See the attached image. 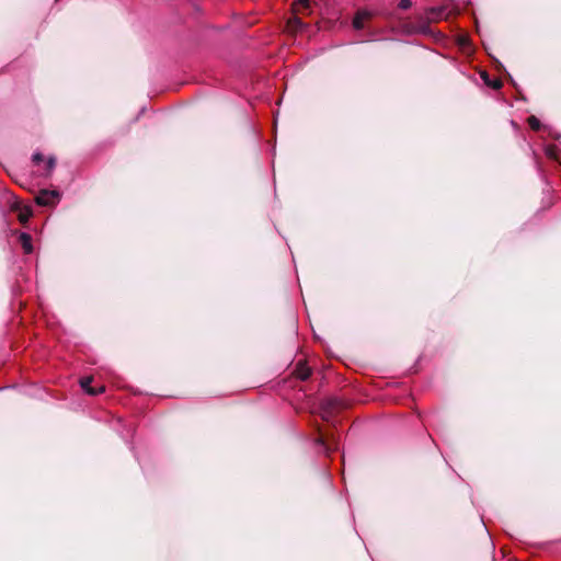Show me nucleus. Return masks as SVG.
<instances>
[{
  "label": "nucleus",
  "instance_id": "f257e3e1",
  "mask_svg": "<svg viewBox=\"0 0 561 561\" xmlns=\"http://www.w3.org/2000/svg\"><path fill=\"white\" fill-rule=\"evenodd\" d=\"M59 192L43 190L36 196V203L41 206H53L59 202Z\"/></svg>",
  "mask_w": 561,
  "mask_h": 561
},
{
  "label": "nucleus",
  "instance_id": "ddd939ff",
  "mask_svg": "<svg viewBox=\"0 0 561 561\" xmlns=\"http://www.w3.org/2000/svg\"><path fill=\"white\" fill-rule=\"evenodd\" d=\"M317 443H318L319 445H321V446L325 449V451H328V447L325 446V443H324L323 437H319V438L317 439Z\"/></svg>",
  "mask_w": 561,
  "mask_h": 561
},
{
  "label": "nucleus",
  "instance_id": "9b49d317",
  "mask_svg": "<svg viewBox=\"0 0 561 561\" xmlns=\"http://www.w3.org/2000/svg\"><path fill=\"white\" fill-rule=\"evenodd\" d=\"M54 167H55V159L49 158L46 162V170L49 172L54 169Z\"/></svg>",
  "mask_w": 561,
  "mask_h": 561
},
{
  "label": "nucleus",
  "instance_id": "2eb2a0df",
  "mask_svg": "<svg viewBox=\"0 0 561 561\" xmlns=\"http://www.w3.org/2000/svg\"><path fill=\"white\" fill-rule=\"evenodd\" d=\"M547 154H548L549 157H552V150H551V149H547Z\"/></svg>",
  "mask_w": 561,
  "mask_h": 561
},
{
  "label": "nucleus",
  "instance_id": "1a4fd4ad",
  "mask_svg": "<svg viewBox=\"0 0 561 561\" xmlns=\"http://www.w3.org/2000/svg\"><path fill=\"white\" fill-rule=\"evenodd\" d=\"M527 122H528L529 127L533 130H539L540 129L541 123H540V121L536 116L528 117Z\"/></svg>",
  "mask_w": 561,
  "mask_h": 561
},
{
  "label": "nucleus",
  "instance_id": "6e6552de",
  "mask_svg": "<svg viewBox=\"0 0 561 561\" xmlns=\"http://www.w3.org/2000/svg\"><path fill=\"white\" fill-rule=\"evenodd\" d=\"M310 4L308 0H296L293 3V9L296 13H304L309 9Z\"/></svg>",
  "mask_w": 561,
  "mask_h": 561
},
{
  "label": "nucleus",
  "instance_id": "9d476101",
  "mask_svg": "<svg viewBox=\"0 0 561 561\" xmlns=\"http://www.w3.org/2000/svg\"><path fill=\"white\" fill-rule=\"evenodd\" d=\"M411 1L410 0H400L399 2V8L402 9V10H407L411 7Z\"/></svg>",
  "mask_w": 561,
  "mask_h": 561
},
{
  "label": "nucleus",
  "instance_id": "39448f33",
  "mask_svg": "<svg viewBox=\"0 0 561 561\" xmlns=\"http://www.w3.org/2000/svg\"><path fill=\"white\" fill-rule=\"evenodd\" d=\"M92 382V377H84L80 380L81 388L89 394L94 396L98 393H102L105 388L103 386L99 387L98 389L92 388L90 385Z\"/></svg>",
  "mask_w": 561,
  "mask_h": 561
},
{
  "label": "nucleus",
  "instance_id": "f8f14e48",
  "mask_svg": "<svg viewBox=\"0 0 561 561\" xmlns=\"http://www.w3.org/2000/svg\"><path fill=\"white\" fill-rule=\"evenodd\" d=\"M33 161L35 163H39L41 161H43V156L41 153H38V152L34 153L33 154Z\"/></svg>",
  "mask_w": 561,
  "mask_h": 561
},
{
  "label": "nucleus",
  "instance_id": "0eeeda50",
  "mask_svg": "<svg viewBox=\"0 0 561 561\" xmlns=\"http://www.w3.org/2000/svg\"><path fill=\"white\" fill-rule=\"evenodd\" d=\"M295 373H296L297 377L301 380L308 379L311 375L310 368L302 364L297 365Z\"/></svg>",
  "mask_w": 561,
  "mask_h": 561
},
{
  "label": "nucleus",
  "instance_id": "20e7f679",
  "mask_svg": "<svg viewBox=\"0 0 561 561\" xmlns=\"http://www.w3.org/2000/svg\"><path fill=\"white\" fill-rule=\"evenodd\" d=\"M370 12L367 10H359L354 20H353V26L356 30H362L365 26V21L370 18Z\"/></svg>",
  "mask_w": 561,
  "mask_h": 561
},
{
  "label": "nucleus",
  "instance_id": "f03ea898",
  "mask_svg": "<svg viewBox=\"0 0 561 561\" xmlns=\"http://www.w3.org/2000/svg\"><path fill=\"white\" fill-rule=\"evenodd\" d=\"M450 13L451 10L448 9V7L430 8L425 12L428 22H438L442 20H447Z\"/></svg>",
  "mask_w": 561,
  "mask_h": 561
},
{
  "label": "nucleus",
  "instance_id": "4468645a",
  "mask_svg": "<svg viewBox=\"0 0 561 561\" xmlns=\"http://www.w3.org/2000/svg\"><path fill=\"white\" fill-rule=\"evenodd\" d=\"M291 22H294V23H295V24H297V25H300V24H301V21H300L298 18H294V19L291 20Z\"/></svg>",
  "mask_w": 561,
  "mask_h": 561
},
{
  "label": "nucleus",
  "instance_id": "7ed1b4c3",
  "mask_svg": "<svg viewBox=\"0 0 561 561\" xmlns=\"http://www.w3.org/2000/svg\"><path fill=\"white\" fill-rule=\"evenodd\" d=\"M11 208L18 211V218L21 224H26L28 219L32 217V208L28 205H22L20 201H14Z\"/></svg>",
  "mask_w": 561,
  "mask_h": 561
},
{
  "label": "nucleus",
  "instance_id": "423d86ee",
  "mask_svg": "<svg viewBox=\"0 0 561 561\" xmlns=\"http://www.w3.org/2000/svg\"><path fill=\"white\" fill-rule=\"evenodd\" d=\"M20 242L25 253H32L33 245H32V238L28 233L22 232L20 234Z\"/></svg>",
  "mask_w": 561,
  "mask_h": 561
}]
</instances>
